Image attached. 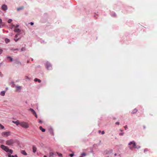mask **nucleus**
<instances>
[{"label": "nucleus", "mask_w": 157, "mask_h": 157, "mask_svg": "<svg viewBox=\"0 0 157 157\" xmlns=\"http://www.w3.org/2000/svg\"><path fill=\"white\" fill-rule=\"evenodd\" d=\"M57 154L60 157H62V154L60 153H59L58 152H57Z\"/></svg>", "instance_id": "obj_19"}, {"label": "nucleus", "mask_w": 157, "mask_h": 157, "mask_svg": "<svg viewBox=\"0 0 157 157\" xmlns=\"http://www.w3.org/2000/svg\"><path fill=\"white\" fill-rule=\"evenodd\" d=\"M15 142L16 141L15 140L11 139L7 140L6 141V144L8 145H13Z\"/></svg>", "instance_id": "obj_4"}, {"label": "nucleus", "mask_w": 157, "mask_h": 157, "mask_svg": "<svg viewBox=\"0 0 157 157\" xmlns=\"http://www.w3.org/2000/svg\"><path fill=\"white\" fill-rule=\"evenodd\" d=\"M46 67L48 70L52 69V67L50 63L48 62H47L46 64Z\"/></svg>", "instance_id": "obj_6"}, {"label": "nucleus", "mask_w": 157, "mask_h": 157, "mask_svg": "<svg viewBox=\"0 0 157 157\" xmlns=\"http://www.w3.org/2000/svg\"><path fill=\"white\" fill-rule=\"evenodd\" d=\"M8 157H14L13 155H8Z\"/></svg>", "instance_id": "obj_27"}, {"label": "nucleus", "mask_w": 157, "mask_h": 157, "mask_svg": "<svg viewBox=\"0 0 157 157\" xmlns=\"http://www.w3.org/2000/svg\"><path fill=\"white\" fill-rule=\"evenodd\" d=\"M115 124H116L119 125L120 123L119 122H117L115 123Z\"/></svg>", "instance_id": "obj_33"}, {"label": "nucleus", "mask_w": 157, "mask_h": 157, "mask_svg": "<svg viewBox=\"0 0 157 157\" xmlns=\"http://www.w3.org/2000/svg\"><path fill=\"white\" fill-rule=\"evenodd\" d=\"M124 133H119V135L120 136H123L124 135Z\"/></svg>", "instance_id": "obj_30"}, {"label": "nucleus", "mask_w": 157, "mask_h": 157, "mask_svg": "<svg viewBox=\"0 0 157 157\" xmlns=\"http://www.w3.org/2000/svg\"><path fill=\"white\" fill-rule=\"evenodd\" d=\"M2 22V19L0 18V24H1Z\"/></svg>", "instance_id": "obj_41"}, {"label": "nucleus", "mask_w": 157, "mask_h": 157, "mask_svg": "<svg viewBox=\"0 0 157 157\" xmlns=\"http://www.w3.org/2000/svg\"><path fill=\"white\" fill-rule=\"evenodd\" d=\"M8 58L10 59V60L11 61H12L13 60V59L10 57L9 56L8 57Z\"/></svg>", "instance_id": "obj_25"}, {"label": "nucleus", "mask_w": 157, "mask_h": 157, "mask_svg": "<svg viewBox=\"0 0 157 157\" xmlns=\"http://www.w3.org/2000/svg\"><path fill=\"white\" fill-rule=\"evenodd\" d=\"M79 157H83L82 156H80Z\"/></svg>", "instance_id": "obj_50"}, {"label": "nucleus", "mask_w": 157, "mask_h": 157, "mask_svg": "<svg viewBox=\"0 0 157 157\" xmlns=\"http://www.w3.org/2000/svg\"><path fill=\"white\" fill-rule=\"evenodd\" d=\"M1 147L2 149L6 152H9L11 154H12L13 152V151L12 150L9 149L7 147L3 145H1Z\"/></svg>", "instance_id": "obj_1"}, {"label": "nucleus", "mask_w": 157, "mask_h": 157, "mask_svg": "<svg viewBox=\"0 0 157 157\" xmlns=\"http://www.w3.org/2000/svg\"><path fill=\"white\" fill-rule=\"evenodd\" d=\"M30 25H33L34 24H33V23L32 22H31L30 23Z\"/></svg>", "instance_id": "obj_39"}, {"label": "nucleus", "mask_w": 157, "mask_h": 157, "mask_svg": "<svg viewBox=\"0 0 157 157\" xmlns=\"http://www.w3.org/2000/svg\"><path fill=\"white\" fill-rule=\"evenodd\" d=\"M39 128L42 132H44L45 131V129L44 128H43L42 126H40Z\"/></svg>", "instance_id": "obj_13"}, {"label": "nucleus", "mask_w": 157, "mask_h": 157, "mask_svg": "<svg viewBox=\"0 0 157 157\" xmlns=\"http://www.w3.org/2000/svg\"><path fill=\"white\" fill-rule=\"evenodd\" d=\"M54 153L52 152H50L49 153V156L50 157H53L54 155Z\"/></svg>", "instance_id": "obj_18"}, {"label": "nucleus", "mask_w": 157, "mask_h": 157, "mask_svg": "<svg viewBox=\"0 0 157 157\" xmlns=\"http://www.w3.org/2000/svg\"><path fill=\"white\" fill-rule=\"evenodd\" d=\"M74 154H71L69 155L71 156V157H72L73 156Z\"/></svg>", "instance_id": "obj_31"}, {"label": "nucleus", "mask_w": 157, "mask_h": 157, "mask_svg": "<svg viewBox=\"0 0 157 157\" xmlns=\"http://www.w3.org/2000/svg\"><path fill=\"white\" fill-rule=\"evenodd\" d=\"M34 81L35 82H37L38 81L40 83L41 82V80H40V79H37V78H36L34 79Z\"/></svg>", "instance_id": "obj_15"}, {"label": "nucleus", "mask_w": 157, "mask_h": 157, "mask_svg": "<svg viewBox=\"0 0 157 157\" xmlns=\"http://www.w3.org/2000/svg\"><path fill=\"white\" fill-rule=\"evenodd\" d=\"M0 75L1 76V77H2L3 76V75H2V73L1 72H0Z\"/></svg>", "instance_id": "obj_40"}, {"label": "nucleus", "mask_w": 157, "mask_h": 157, "mask_svg": "<svg viewBox=\"0 0 157 157\" xmlns=\"http://www.w3.org/2000/svg\"><path fill=\"white\" fill-rule=\"evenodd\" d=\"M20 125L22 127L25 128H27L29 127V124L27 122L25 121L20 122Z\"/></svg>", "instance_id": "obj_2"}, {"label": "nucleus", "mask_w": 157, "mask_h": 157, "mask_svg": "<svg viewBox=\"0 0 157 157\" xmlns=\"http://www.w3.org/2000/svg\"><path fill=\"white\" fill-rule=\"evenodd\" d=\"M5 41H6V43H8L9 42L10 40L9 39H5Z\"/></svg>", "instance_id": "obj_22"}, {"label": "nucleus", "mask_w": 157, "mask_h": 157, "mask_svg": "<svg viewBox=\"0 0 157 157\" xmlns=\"http://www.w3.org/2000/svg\"><path fill=\"white\" fill-rule=\"evenodd\" d=\"M17 88L18 89H20L21 88V87L20 86H17Z\"/></svg>", "instance_id": "obj_35"}, {"label": "nucleus", "mask_w": 157, "mask_h": 157, "mask_svg": "<svg viewBox=\"0 0 157 157\" xmlns=\"http://www.w3.org/2000/svg\"><path fill=\"white\" fill-rule=\"evenodd\" d=\"M137 111V109H134L131 112L132 113L134 114L136 113Z\"/></svg>", "instance_id": "obj_11"}, {"label": "nucleus", "mask_w": 157, "mask_h": 157, "mask_svg": "<svg viewBox=\"0 0 157 157\" xmlns=\"http://www.w3.org/2000/svg\"><path fill=\"white\" fill-rule=\"evenodd\" d=\"M114 155H115V156L116 155H117L116 154H114Z\"/></svg>", "instance_id": "obj_49"}, {"label": "nucleus", "mask_w": 157, "mask_h": 157, "mask_svg": "<svg viewBox=\"0 0 157 157\" xmlns=\"http://www.w3.org/2000/svg\"><path fill=\"white\" fill-rule=\"evenodd\" d=\"M14 157H18L17 156V155H15L14 156Z\"/></svg>", "instance_id": "obj_44"}, {"label": "nucleus", "mask_w": 157, "mask_h": 157, "mask_svg": "<svg viewBox=\"0 0 157 157\" xmlns=\"http://www.w3.org/2000/svg\"><path fill=\"white\" fill-rule=\"evenodd\" d=\"M5 92L4 91H2L1 93V95L2 96H4L5 95Z\"/></svg>", "instance_id": "obj_17"}, {"label": "nucleus", "mask_w": 157, "mask_h": 157, "mask_svg": "<svg viewBox=\"0 0 157 157\" xmlns=\"http://www.w3.org/2000/svg\"><path fill=\"white\" fill-rule=\"evenodd\" d=\"M34 115H35V117H36V118H37V115H36V114H34Z\"/></svg>", "instance_id": "obj_42"}, {"label": "nucleus", "mask_w": 157, "mask_h": 157, "mask_svg": "<svg viewBox=\"0 0 157 157\" xmlns=\"http://www.w3.org/2000/svg\"><path fill=\"white\" fill-rule=\"evenodd\" d=\"M124 128L125 130H126L127 128V126L125 125V126H124Z\"/></svg>", "instance_id": "obj_32"}, {"label": "nucleus", "mask_w": 157, "mask_h": 157, "mask_svg": "<svg viewBox=\"0 0 157 157\" xmlns=\"http://www.w3.org/2000/svg\"><path fill=\"white\" fill-rule=\"evenodd\" d=\"M17 63L20 64H21V63L20 62H19V61H17V62L16 63Z\"/></svg>", "instance_id": "obj_36"}, {"label": "nucleus", "mask_w": 157, "mask_h": 157, "mask_svg": "<svg viewBox=\"0 0 157 157\" xmlns=\"http://www.w3.org/2000/svg\"><path fill=\"white\" fill-rule=\"evenodd\" d=\"M2 9L3 10H6L7 9V6L5 5H3L2 6Z\"/></svg>", "instance_id": "obj_7"}, {"label": "nucleus", "mask_w": 157, "mask_h": 157, "mask_svg": "<svg viewBox=\"0 0 157 157\" xmlns=\"http://www.w3.org/2000/svg\"><path fill=\"white\" fill-rule=\"evenodd\" d=\"M19 26V25H15V27L16 28H17Z\"/></svg>", "instance_id": "obj_37"}, {"label": "nucleus", "mask_w": 157, "mask_h": 157, "mask_svg": "<svg viewBox=\"0 0 157 157\" xmlns=\"http://www.w3.org/2000/svg\"><path fill=\"white\" fill-rule=\"evenodd\" d=\"M24 8V7L23 6H21L19 8H17V11H19L20 10H22Z\"/></svg>", "instance_id": "obj_12"}, {"label": "nucleus", "mask_w": 157, "mask_h": 157, "mask_svg": "<svg viewBox=\"0 0 157 157\" xmlns=\"http://www.w3.org/2000/svg\"><path fill=\"white\" fill-rule=\"evenodd\" d=\"M128 145L129 146V148L131 149H132L133 148H136V143L134 141L130 142Z\"/></svg>", "instance_id": "obj_3"}, {"label": "nucleus", "mask_w": 157, "mask_h": 157, "mask_svg": "<svg viewBox=\"0 0 157 157\" xmlns=\"http://www.w3.org/2000/svg\"><path fill=\"white\" fill-rule=\"evenodd\" d=\"M29 110L31 111L33 114H36V113L33 109L30 108Z\"/></svg>", "instance_id": "obj_9"}, {"label": "nucleus", "mask_w": 157, "mask_h": 157, "mask_svg": "<svg viewBox=\"0 0 157 157\" xmlns=\"http://www.w3.org/2000/svg\"><path fill=\"white\" fill-rule=\"evenodd\" d=\"M11 50L12 51H16V50H18V49H17V48H16V49H13V48H12L11 49Z\"/></svg>", "instance_id": "obj_23"}, {"label": "nucleus", "mask_w": 157, "mask_h": 157, "mask_svg": "<svg viewBox=\"0 0 157 157\" xmlns=\"http://www.w3.org/2000/svg\"><path fill=\"white\" fill-rule=\"evenodd\" d=\"M44 157H47L46 155H44Z\"/></svg>", "instance_id": "obj_47"}, {"label": "nucleus", "mask_w": 157, "mask_h": 157, "mask_svg": "<svg viewBox=\"0 0 157 157\" xmlns=\"http://www.w3.org/2000/svg\"><path fill=\"white\" fill-rule=\"evenodd\" d=\"M4 128V126L0 124V129H3Z\"/></svg>", "instance_id": "obj_21"}, {"label": "nucleus", "mask_w": 157, "mask_h": 157, "mask_svg": "<svg viewBox=\"0 0 157 157\" xmlns=\"http://www.w3.org/2000/svg\"><path fill=\"white\" fill-rule=\"evenodd\" d=\"M1 134L2 136L7 137L10 135V132H3Z\"/></svg>", "instance_id": "obj_5"}, {"label": "nucleus", "mask_w": 157, "mask_h": 157, "mask_svg": "<svg viewBox=\"0 0 157 157\" xmlns=\"http://www.w3.org/2000/svg\"><path fill=\"white\" fill-rule=\"evenodd\" d=\"M25 48H22L21 49V51H24L25 50Z\"/></svg>", "instance_id": "obj_26"}, {"label": "nucleus", "mask_w": 157, "mask_h": 157, "mask_svg": "<svg viewBox=\"0 0 157 157\" xmlns=\"http://www.w3.org/2000/svg\"><path fill=\"white\" fill-rule=\"evenodd\" d=\"M21 153L22 154H23V155H27V153H26V152L25 151H24V150H22V151H21Z\"/></svg>", "instance_id": "obj_14"}, {"label": "nucleus", "mask_w": 157, "mask_h": 157, "mask_svg": "<svg viewBox=\"0 0 157 157\" xmlns=\"http://www.w3.org/2000/svg\"><path fill=\"white\" fill-rule=\"evenodd\" d=\"M120 130L121 131V132H122L123 131V130H121V129H120Z\"/></svg>", "instance_id": "obj_46"}, {"label": "nucleus", "mask_w": 157, "mask_h": 157, "mask_svg": "<svg viewBox=\"0 0 157 157\" xmlns=\"http://www.w3.org/2000/svg\"><path fill=\"white\" fill-rule=\"evenodd\" d=\"M14 31L15 32H19L20 31V29H15Z\"/></svg>", "instance_id": "obj_16"}, {"label": "nucleus", "mask_w": 157, "mask_h": 157, "mask_svg": "<svg viewBox=\"0 0 157 157\" xmlns=\"http://www.w3.org/2000/svg\"><path fill=\"white\" fill-rule=\"evenodd\" d=\"M105 133V132L104 131H102L101 132V134L102 135H103Z\"/></svg>", "instance_id": "obj_38"}, {"label": "nucleus", "mask_w": 157, "mask_h": 157, "mask_svg": "<svg viewBox=\"0 0 157 157\" xmlns=\"http://www.w3.org/2000/svg\"><path fill=\"white\" fill-rule=\"evenodd\" d=\"M2 52H3L2 50L1 49H0V54H1L2 53Z\"/></svg>", "instance_id": "obj_29"}, {"label": "nucleus", "mask_w": 157, "mask_h": 157, "mask_svg": "<svg viewBox=\"0 0 157 157\" xmlns=\"http://www.w3.org/2000/svg\"><path fill=\"white\" fill-rule=\"evenodd\" d=\"M13 122L15 124H16L17 125H18V124L20 125V123L18 121H13Z\"/></svg>", "instance_id": "obj_10"}, {"label": "nucleus", "mask_w": 157, "mask_h": 157, "mask_svg": "<svg viewBox=\"0 0 157 157\" xmlns=\"http://www.w3.org/2000/svg\"><path fill=\"white\" fill-rule=\"evenodd\" d=\"M82 155L83 156H85L86 155V154L84 153H82Z\"/></svg>", "instance_id": "obj_28"}, {"label": "nucleus", "mask_w": 157, "mask_h": 157, "mask_svg": "<svg viewBox=\"0 0 157 157\" xmlns=\"http://www.w3.org/2000/svg\"><path fill=\"white\" fill-rule=\"evenodd\" d=\"M36 147L33 146V151L34 153H35L36 151Z\"/></svg>", "instance_id": "obj_8"}, {"label": "nucleus", "mask_w": 157, "mask_h": 157, "mask_svg": "<svg viewBox=\"0 0 157 157\" xmlns=\"http://www.w3.org/2000/svg\"><path fill=\"white\" fill-rule=\"evenodd\" d=\"M15 25H12V26L13 27H15Z\"/></svg>", "instance_id": "obj_43"}, {"label": "nucleus", "mask_w": 157, "mask_h": 157, "mask_svg": "<svg viewBox=\"0 0 157 157\" xmlns=\"http://www.w3.org/2000/svg\"><path fill=\"white\" fill-rule=\"evenodd\" d=\"M148 151V150L147 149H145L144 150V152H145L146 151Z\"/></svg>", "instance_id": "obj_34"}, {"label": "nucleus", "mask_w": 157, "mask_h": 157, "mask_svg": "<svg viewBox=\"0 0 157 157\" xmlns=\"http://www.w3.org/2000/svg\"><path fill=\"white\" fill-rule=\"evenodd\" d=\"M12 21V20L11 19H9L8 21V23H10Z\"/></svg>", "instance_id": "obj_24"}, {"label": "nucleus", "mask_w": 157, "mask_h": 157, "mask_svg": "<svg viewBox=\"0 0 157 157\" xmlns=\"http://www.w3.org/2000/svg\"><path fill=\"white\" fill-rule=\"evenodd\" d=\"M98 132H99V133H100L101 132V131L100 130H99Z\"/></svg>", "instance_id": "obj_48"}, {"label": "nucleus", "mask_w": 157, "mask_h": 157, "mask_svg": "<svg viewBox=\"0 0 157 157\" xmlns=\"http://www.w3.org/2000/svg\"><path fill=\"white\" fill-rule=\"evenodd\" d=\"M39 123H41L42 122V121L41 120H40L39 121Z\"/></svg>", "instance_id": "obj_45"}, {"label": "nucleus", "mask_w": 157, "mask_h": 157, "mask_svg": "<svg viewBox=\"0 0 157 157\" xmlns=\"http://www.w3.org/2000/svg\"><path fill=\"white\" fill-rule=\"evenodd\" d=\"M18 35V34H17L15 36V38H14V39L16 42H17V40H18V39H17V37Z\"/></svg>", "instance_id": "obj_20"}]
</instances>
